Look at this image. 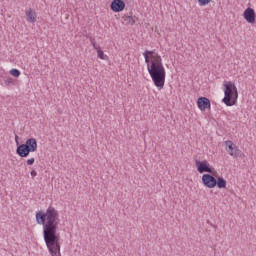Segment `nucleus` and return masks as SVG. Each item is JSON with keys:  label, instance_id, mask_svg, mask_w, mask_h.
Returning <instances> with one entry per match:
<instances>
[{"label": "nucleus", "instance_id": "3", "mask_svg": "<svg viewBox=\"0 0 256 256\" xmlns=\"http://www.w3.org/2000/svg\"><path fill=\"white\" fill-rule=\"evenodd\" d=\"M237 99H239L237 86L231 81L226 82L224 84V98L222 102L226 104L227 107H233V105H237Z\"/></svg>", "mask_w": 256, "mask_h": 256}, {"label": "nucleus", "instance_id": "8", "mask_svg": "<svg viewBox=\"0 0 256 256\" xmlns=\"http://www.w3.org/2000/svg\"><path fill=\"white\" fill-rule=\"evenodd\" d=\"M110 9L114 13H121L125 10V1L123 0H113L110 4Z\"/></svg>", "mask_w": 256, "mask_h": 256}, {"label": "nucleus", "instance_id": "21", "mask_svg": "<svg viewBox=\"0 0 256 256\" xmlns=\"http://www.w3.org/2000/svg\"><path fill=\"white\" fill-rule=\"evenodd\" d=\"M30 175H31L32 179H35V177H37V171L31 170Z\"/></svg>", "mask_w": 256, "mask_h": 256}, {"label": "nucleus", "instance_id": "5", "mask_svg": "<svg viewBox=\"0 0 256 256\" xmlns=\"http://www.w3.org/2000/svg\"><path fill=\"white\" fill-rule=\"evenodd\" d=\"M195 166L197 168L198 173H210L211 175H215V173H217L213 171V168H211V165L207 160H195Z\"/></svg>", "mask_w": 256, "mask_h": 256}, {"label": "nucleus", "instance_id": "1", "mask_svg": "<svg viewBox=\"0 0 256 256\" xmlns=\"http://www.w3.org/2000/svg\"><path fill=\"white\" fill-rule=\"evenodd\" d=\"M59 221V211L53 206H49L46 212H36V223L43 225L44 241L51 256H61V244L57 234Z\"/></svg>", "mask_w": 256, "mask_h": 256}, {"label": "nucleus", "instance_id": "16", "mask_svg": "<svg viewBox=\"0 0 256 256\" xmlns=\"http://www.w3.org/2000/svg\"><path fill=\"white\" fill-rule=\"evenodd\" d=\"M10 74L13 76V77H19L21 75V71H19L18 69H11L10 70Z\"/></svg>", "mask_w": 256, "mask_h": 256}, {"label": "nucleus", "instance_id": "20", "mask_svg": "<svg viewBox=\"0 0 256 256\" xmlns=\"http://www.w3.org/2000/svg\"><path fill=\"white\" fill-rule=\"evenodd\" d=\"M27 165L31 166L35 163V158H29L27 161H26Z\"/></svg>", "mask_w": 256, "mask_h": 256}, {"label": "nucleus", "instance_id": "12", "mask_svg": "<svg viewBox=\"0 0 256 256\" xmlns=\"http://www.w3.org/2000/svg\"><path fill=\"white\" fill-rule=\"evenodd\" d=\"M26 17H27L28 23L37 22V13L33 11L31 8L26 12Z\"/></svg>", "mask_w": 256, "mask_h": 256}, {"label": "nucleus", "instance_id": "7", "mask_svg": "<svg viewBox=\"0 0 256 256\" xmlns=\"http://www.w3.org/2000/svg\"><path fill=\"white\" fill-rule=\"evenodd\" d=\"M202 183L204 187H207L208 189H215L217 187V178L215 176L209 174H203L202 175Z\"/></svg>", "mask_w": 256, "mask_h": 256}, {"label": "nucleus", "instance_id": "19", "mask_svg": "<svg viewBox=\"0 0 256 256\" xmlns=\"http://www.w3.org/2000/svg\"><path fill=\"white\" fill-rule=\"evenodd\" d=\"M5 85H7V87H9L10 85H13L15 82L12 80V78H8L6 80H4Z\"/></svg>", "mask_w": 256, "mask_h": 256}, {"label": "nucleus", "instance_id": "23", "mask_svg": "<svg viewBox=\"0 0 256 256\" xmlns=\"http://www.w3.org/2000/svg\"><path fill=\"white\" fill-rule=\"evenodd\" d=\"M58 113H61V109H58Z\"/></svg>", "mask_w": 256, "mask_h": 256}, {"label": "nucleus", "instance_id": "11", "mask_svg": "<svg viewBox=\"0 0 256 256\" xmlns=\"http://www.w3.org/2000/svg\"><path fill=\"white\" fill-rule=\"evenodd\" d=\"M145 63L147 64V69L149 71V67H151V61H154L156 57H160L158 53L155 51L146 50L144 53Z\"/></svg>", "mask_w": 256, "mask_h": 256}, {"label": "nucleus", "instance_id": "6", "mask_svg": "<svg viewBox=\"0 0 256 256\" xmlns=\"http://www.w3.org/2000/svg\"><path fill=\"white\" fill-rule=\"evenodd\" d=\"M224 145L226 147L227 153H229L231 157H241V155H243V152L237 148V145H235L233 141L227 140L224 142Z\"/></svg>", "mask_w": 256, "mask_h": 256}, {"label": "nucleus", "instance_id": "17", "mask_svg": "<svg viewBox=\"0 0 256 256\" xmlns=\"http://www.w3.org/2000/svg\"><path fill=\"white\" fill-rule=\"evenodd\" d=\"M200 7H205L211 3V0H197Z\"/></svg>", "mask_w": 256, "mask_h": 256}, {"label": "nucleus", "instance_id": "2", "mask_svg": "<svg viewBox=\"0 0 256 256\" xmlns=\"http://www.w3.org/2000/svg\"><path fill=\"white\" fill-rule=\"evenodd\" d=\"M148 73L157 89L161 91L165 87V67L163 66V59L161 56H156L151 60V66H148Z\"/></svg>", "mask_w": 256, "mask_h": 256}, {"label": "nucleus", "instance_id": "9", "mask_svg": "<svg viewBox=\"0 0 256 256\" xmlns=\"http://www.w3.org/2000/svg\"><path fill=\"white\" fill-rule=\"evenodd\" d=\"M198 109L200 111H207V109H211V100L207 97H199L197 100Z\"/></svg>", "mask_w": 256, "mask_h": 256}, {"label": "nucleus", "instance_id": "14", "mask_svg": "<svg viewBox=\"0 0 256 256\" xmlns=\"http://www.w3.org/2000/svg\"><path fill=\"white\" fill-rule=\"evenodd\" d=\"M123 19L127 25H135V19H133V16H124Z\"/></svg>", "mask_w": 256, "mask_h": 256}, {"label": "nucleus", "instance_id": "13", "mask_svg": "<svg viewBox=\"0 0 256 256\" xmlns=\"http://www.w3.org/2000/svg\"><path fill=\"white\" fill-rule=\"evenodd\" d=\"M216 186L218 189H225L227 187V180H225L223 177H218L216 179Z\"/></svg>", "mask_w": 256, "mask_h": 256}, {"label": "nucleus", "instance_id": "15", "mask_svg": "<svg viewBox=\"0 0 256 256\" xmlns=\"http://www.w3.org/2000/svg\"><path fill=\"white\" fill-rule=\"evenodd\" d=\"M96 51H97V57H99V59H102L104 61L107 60V55H105V52H103L101 48Z\"/></svg>", "mask_w": 256, "mask_h": 256}, {"label": "nucleus", "instance_id": "22", "mask_svg": "<svg viewBox=\"0 0 256 256\" xmlns=\"http://www.w3.org/2000/svg\"><path fill=\"white\" fill-rule=\"evenodd\" d=\"M15 143H16L17 147H19V145H21V144H19V136H17V135H15Z\"/></svg>", "mask_w": 256, "mask_h": 256}, {"label": "nucleus", "instance_id": "4", "mask_svg": "<svg viewBox=\"0 0 256 256\" xmlns=\"http://www.w3.org/2000/svg\"><path fill=\"white\" fill-rule=\"evenodd\" d=\"M37 151V139L29 138L24 144H20L16 148V153L22 159L29 157L30 153Z\"/></svg>", "mask_w": 256, "mask_h": 256}, {"label": "nucleus", "instance_id": "10", "mask_svg": "<svg viewBox=\"0 0 256 256\" xmlns=\"http://www.w3.org/2000/svg\"><path fill=\"white\" fill-rule=\"evenodd\" d=\"M243 17L247 23L253 24L255 23V10L251 7H248L246 10H244Z\"/></svg>", "mask_w": 256, "mask_h": 256}, {"label": "nucleus", "instance_id": "18", "mask_svg": "<svg viewBox=\"0 0 256 256\" xmlns=\"http://www.w3.org/2000/svg\"><path fill=\"white\" fill-rule=\"evenodd\" d=\"M90 42H91V45L93 46V48L97 51L98 49H101V47H99L97 45V43L95 42V39L93 38H90Z\"/></svg>", "mask_w": 256, "mask_h": 256}]
</instances>
